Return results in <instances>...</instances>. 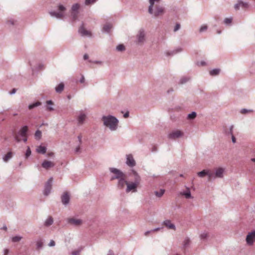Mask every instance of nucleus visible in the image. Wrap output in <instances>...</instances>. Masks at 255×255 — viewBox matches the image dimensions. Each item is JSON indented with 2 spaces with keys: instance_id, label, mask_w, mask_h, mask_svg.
Segmentation results:
<instances>
[{
  "instance_id": "obj_1",
  "label": "nucleus",
  "mask_w": 255,
  "mask_h": 255,
  "mask_svg": "<svg viewBox=\"0 0 255 255\" xmlns=\"http://www.w3.org/2000/svg\"><path fill=\"white\" fill-rule=\"evenodd\" d=\"M160 0H149V5L148 11L150 14H152L156 17L159 15H162L164 13L165 8L160 5Z\"/></svg>"
},
{
  "instance_id": "obj_2",
  "label": "nucleus",
  "mask_w": 255,
  "mask_h": 255,
  "mask_svg": "<svg viewBox=\"0 0 255 255\" xmlns=\"http://www.w3.org/2000/svg\"><path fill=\"white\" fill-rule=\"evenodd\" d=\"M102 120L104 125L109 128L111 131L116 130L118 128L119 120L115 117L111 115L103 116Z\"/></svg>"
},
{
  "instance_id": "obj_3",
  "label": "nucleus",
  "mask_w": 255,
  "mask_h": 255,
  "mask_svg": "<svg viewBox=\"0 0 255 255\" xmlns=\"http://www.w3.org/2000/svg\"><path fill=\"white\" fill-rule=\"evenodd\" d=\"M132 173L134 176V182L127 183V187L126 189L127 192H129L130 191H132L133 192H136V188L138 185L139 184L141 180L140 177L137 173V172H136L134 170H132Z\"/></svg>"
},
{
  "instance_id": "obj_4",
  "label": "nucleus",
  "mask_w": 255,
  "mask_h": 255,
  "mask_svg": "<svg viewBox=\"0 0 255 255\" xmlns=\"http://www.w3.org/2000/svg\"><path fill=\"white\" fill-rule=\"evenodd\" d=\"M57 8L59 11H50L49 14L52 17H56L58 19L62 18L64 16V12L66 10V8L62 4H59L57 6Z\"/></svg>"
},
{
  "instance_id": "obj_5",
  "label": "nucleus",
  "mask_w": 255,
  "mask_h": 255,
  "mask_svg": "<svg viewBox=\"0 0 255 255\" xmlns=\"http://www.w3.org/2000/svg\"><path fill=\"white\" fill-rule=\"evenodd\" d=\"M225 170V168L223 167L217 168L215 169L214 171L211 170V174L210 176L211 181L216 178H222L224 177Z\"/></svg>"
},
{
  "instance_id": "obj_6",
  "label": "nucleus",
  "mask_w": 255,
  "mask_h": 255,
  "mask_svg": "<svg viewBox=\"0 0 255 255\" xmlns=\"http://www.w3.org/2000/svg\"><path fill=\"white\" fill-rule=\"evenodd\" d=\"M146 40L145 32L144 29L140 28L136 35L135 42L138 45H143Z\"/></svg>"
},
{
  "instance_id": "obj_7",
  "label": "nucleus",
  "mask_w": 255,
  "mask_h": 255,
  "mask_svg": "<svg viewBox=\"0 0 255 255\" xmlns=\"http://www.w3.org/2000/svg\"><path fill=\"white\" fill-rule=\"evenodd\" d=\"M110 171L114 175L111 177V180L115 179H119L123 176H125V174L120 170L115 168H110Z\"/></svg>"
},
{
  "instance_id": "obj_8",
  "label": "nucleus",
  "mask_w": 255,
  "mask_h": 255,
  "mask_svg": "<svg viewBox=\"0 0 255 255\" xmlns=\"http://www.w3.org/2000/svg\"><path fill=\"white\" fill-rule=\"evenodd\" d=\"M53 183V178L50 177L48 181L46 182L44 186V189L43 190V194L44 196H48L50 193L52 189Z\"/></svg>"
},
{
  "instance_id": "obj_9",
  "label": "nucleus",
  "mask_w": 255,
  "mask_h": 255,
  "mask_svg": "<svg viewBox=\"0 0 255 255\" xmlns=\"http://www.w3.org/2000/svg\"><path fill=\"white\" fill-rule=\"evenodd\" d=\"M184 133L180 130H174L168 134V138L170 139H175L183 136Z\"/></svg>"
},
{
  "instance_id": "obj_10",
  "label": "nucleus",
  "mask_w": 255,
  "mask_h": 255,
  "mask_svg": "<svg viewBox=\"0 0 255 255\" xmlns=\"http://www.w3.org/2000/svg\"><path fill=\"white\" fill-rule=\"evenodd\" d=\"M246 241L249 246H252L255 242V231H253L248 233L246 237Z\"/></svg>"
},
{
  "instance_id": "obj_11",
  "label": "nucleus",
  "mask_w": 255,
  "mask_h": 255,
  "mask_svg": "<svg viewBox=\"0 0 255 255\" xmlns=\"http://www.w3.org/2000/svg\"><path fill=\"white\" fill-rule=\"evenodd\" d=\"M67 222L71 225L77 227L82 225L83 221L80 219L70 218L67 219Z\"/></svg>"
},
{
  "instance_id": "obj_12",
  "label": "nucleus",
  "mask_w": 255,
  "mask_h": 255,
  "mask_svg": "<svg viewBox=\"0 0 255 255\" xmlns=\"http://www.w3.org/2000/svg\"><path fill=\"white\" fill-rule=\"evenodd\" d=\"M126 164L130 167H134L136 162L132 154H128L126 155Z\"/></svg>"
},
{
  "instance_id": "obj_13",
  "label": "nucleus",
  "mask_w": 255,
  "mask_h": 255,
  "mask_svg": "<svg viewBox=\"0 0 255 255\" xmlns=\"http://www.w3.org/2000/svg\"><path fill=\"white\" fill-rule=\"evenodd\" d=\"M78 31L82 36L90 37L92 35L91 32L90 31L85 29L83 23H82V25L79 28Z\"/></svg>"
},
{
  "instance_id": "obj_14",
  "label": "nucleus",
  "mask_w": 255,
  "mask_h": 255,
  "mask_svg": "<svg viewBox=\"0 0 255 255\" xmlns=\"http://www.w3.org/2000/svg\"><path fill=\"white\" fill-rule=\"evenodd\" d=\"M249 3L247 2H244L241 0L238 1V2L235 4L234 8L236 10H239L240 7L247 8L249 7Z\"/></svg>"
},
{
  "instance_id": "obj_15",
  "label": "nucleus",
  "mask_w": 255,
  "mask_h": 255,
  "mask_svg": "<svg viewBox=\"0 0 255 255\" xmlns=\"http://www.w3.org/2000/svg\"><path fill=\"white\" fill-rule=\"evenodd\" d=\"M70 195L68 192H64L61 196V202L64 206H67L70 201Z\"/></svg>"
},
{
  "instance_id": "obj_16",
  "label": "nucleus",
  "mask_w": 255,
  "mask_h": 255,
  "mask_svg": "<svg viewBox=\"0 0 255 255\" xmlns=\"http://www.w3.org/2000/svg\"><path fill=\"white\" fill-rule=\"evenodd\" d=\"M162 225H164L168 229L173 230L174 231L176 230V227L175 225L171 223V221L170 220H164L162 223Z\"/></svg>"
},
{
  "instance_id": "obj_17",
  "label": "nucleus",
  "mask_w": 255,
  "mask_h": 255,
  "mask_svg": "<svg viewBox=\"0 0 255 255\" xmlns=\"http://www.w3.org/2000/svg\"><path fill=\"white\" fill-rule=\"evenodd\" d=\"M211 174V170L204 169L202 171L197 173V175L200 177H204L207 175L208 177V181H211L210 179V176Z\"/></svg>"
},
{
  "instance_id": "obj_18",
  "label": "nucleus",
  "mask_w": 255,
  "mask_h": 255,
  "mask_svg": "<svg viewBox=\"0 0 255 255\" xmlns=\"http://www.w3.org/2000/svg\"><path fill=\"white\" fill-rule=\"evenodd\" d=\"M128 182L126 180V176L122 177L121 178L118 179V187L120 189H122L125 187Z\"/></svg>"
},
{
  "instance_id": "obj_19",
  "label": "nucleus",
  "mask_w": 255,
  "mask_h": 255,
  "mask_svg": "<svg viewBox=\"0 0 255 255\" xmlns=\"http://www.w3.org/2000/svg\"><path fill=\"white\" fill-rule=\"evenodd\" d=\"M43 168L48 169L51 167H54V163L51 161H47V160H44L41 164Z\"/></svg>"
},
{
  "instance_id": "obj_20",
  "label": "nucleus",
  "mask_w": 255,
  "mask_h": 255,
  "mask_svg": "<svg viewBox=\"0 0 255 255\" xmlns=\"http://www.w3.org/2000/svg\"><path fill=\"white\" fill-rule=\"evenodd\" d=\"M86 118V115L83 112H81L79 116L77 118L78 122L79 125H82L84 123V121Z\"/></svg>"
},
{
  "instance_id": "obj_21",
  "label": "nucleus",
  "mask_w": 255,
  "mask_h": 255,
  "mask_svg": "<svg viewBox=\"0 0 255 255\" xmlns=\"http://www.w3.org/2000/svg\"><path fill=\"white\" fill-rule=\"evenodd\" d=\"M44 240L42 238H39L36 241V249L41 250L43 246Z\"/></svg>"
},
{
  "instance_id": "obj_22",
  "label": "nucleus",
  "mask_w": 255,
  "mask_h": 255,
  "mask_svg": "<svg viewBox=\"0 0 255 255\" xmlns=\"http://www.w3.org/2000/svg\"><path fill=\"white\" fill-rule=\"evenodd\" d=\"M181 195L184 196L186 198L190 199L192 198L193 197L191 196V192L190 191V189L188 187L186 188V190L185 191H183L180 193Z\"/></svg>"
},
{
  "instance_id": "obj_23",
  "label": "nucleus",
  "mask_w": 255,
  "mask_h": 255,
  "mask_svg": "<svg viewBox=\"0 0 255 255\" xmlns=\"http://www.w3.org/2000/svg\"><path fill=\"white\" fill-rule=\"evenodd\" d=\"M28 131V127L26 126H23L19 131V135L22 137H25Z\"/></svg>"
},
{
  "instance_id": "obj_24",
  "label": "nucleus",
  "mask_w": 255,
  "mask_h": 255,
  "mask_svg": "<svg viewBox=\"0 0 255 255\" xmlns=\"http://www.w3.org/2000/svg\"><path fill=\"white\" fill-rule=\"evenodd\" d=\"M191 244V240L190 239V238L188 237H186V238H185L183 242V244H182V245H183V248L184 249H186L187 248H188L189 245H190Z\"/></svg>"
},
{
  "instance_id": "obj_25",
  "label": "nucleus",
  "mask_w": 255,
  "mask_h": 255,
  "mask_svg": "<svg viewBox=\"0 0 255 255\" xmlns=\"http://www.w3.org/2000/svg\"><path fill=\"white\" fill-rule=\"evenodd\" d=\"M64 84L60 83L57 86L55 87V91L57 93H61L64 90Z\"/></svg>"
},
{
  "instance_id": "obj_26",
  "label": "nucleus",
  "mask_w": 255,
  "mask_h": 255,
  "mask_svg": "<svg viewBox=\"0 0 255 255\" xmlns=\"http://www.w3.org/2000/svg\"><path fill=\"white\" fill-rule=\"evenodd\" d=\"M53 223V219L51 216L48 217L44 222V225L46 227H49Z\"/></svg>"
},
{
  "instance_id": "obj_27",
  "label": "nucleus",
  "mask_w": 255,
  "mask_h": 255,
  "mask_svg": "<svg viewBox=\"0 0 255 255\" xmlns=\"http://www.w3.org/2000/svg\"><path fill=\"white\" fill-rule=\"evenodd\" d=\"M12 157V153L11 151L8 152L6 155L3 156L2 159L4 162H7Z\"/></svg>"
},
{
  "instance_id": "obj_28",
  "label": "nucleus",
  "mask_w": 255,
  "mask_h": 255,
  "mask_svg": "<svg viewBox=\"0 0 255 255\" xmlns=\"http://www.w3.org/2000/svg\"><path fill=\"white\" fill-rule=\"evenodd\" d=\"M36 151L39 153L45 154L46 152V147L40 145L37 148Z\"/></svg>"
},
{
  "instance_id": "obj_29",
  "label": "nucleus",
  "mask_w": 255,
  "mask_h": 255,
  "mask_svg": "<svg viewBox=\"0 0 255 255\" xmlns=\"http://www.w3.org/2000/svg\"><path fill=\"white\" fill-rule=\"evenodd\" d=\"M220 69L219 68L214 69L211 70L209 72L210 75L212 76H215L218 75L220 73Z\"/></svg>"
},
{
  "instance_id": "obj_30",
  "label": "nucleus",
  "mask_w": 255,
  "mask_h": 255,
  "mask_svg": "<svg viewBox=\"0 0 255 255\" xmlns=\"http://www.w3.org/2000/svg\"><path fill=\"white\" fill-rule=\"evenodd\" d=\"M112 27V26L111 24H105L103 28V32L109 33L110 32L111 28Z\"/></svg>"
},
{
  "instance_id": "obj_31",
  "label": "nucleus",
  "mask_w": 255,
  "mask_h": 255,
  "mask_svg": "<svg viewBox=\"0 0 255 255\" xmlns=\"http://www.w3.org/2000/svg\"><path fill=\"white\" fill-rule=\"evenodd\" d=\"M182 50L181 48L177 49L176 50H174L171 51H167L166 52V55L167 56L173 55L177 53L178 52H180Z\"/></svg>"
},
{
  "instance_id": "obj_32",
  "label": "nucleus",
  "mask_w": 255,
  "mask_h": 255,
  "mask_svg": "<svg viewBox=\"0 0 255 255\" xmlns=\"http://www.w3.org/2000/svg\"><path fill=\"white\" fill-rule=\"evenodd\" d=\"M165 192V190L161 189L159 191H155L154 194L158 197H161Z\"/></svg>"
},
{
  "instance_id": "obj_33",
  "label": "nucleus",
  "mask_w": 255,
  "mask_h": 255,
  "mask_svg": "<svg viewBox=\"0 0 255 255\" xmlns=\"http://www.w3.org/2000/svg\"><path fill=\"white\" fill-rule=\"evenodd\" d=\"M197 116V114L195 112H192L191 113L188 115L187 119L188 120H194Z\"/></svg>"
},
{
  "instance_id": "obj_34",
  "label": "nucleus",
  "mask_w": 255,
  "mask_h": 255,
  "mask_svg": "<svg viewBox=\"0 0 255 255\" xmlns=\"http://www.w3.org/2000/svg\"><path fill=\"white\" fill-rule=\"evenodd\" d=\"M41 103L40 102H36L33 104H30L28 106V109L29 110H31L32 109H33L35 107H38L40 105H41Z\"/></svg>"
},
{
  "instance_id": "obj_35",
  "label": "nucleus",
  "mask_w": 255,
  "mask_h": 255,
  "mask_svg": "<svg viewBox=\"0 0 255 255\" xmlns=\"http://www.w3.org/2000/svg\"><path fill=\"white\" fill-rule=\"evenodd\" d=\"M80 8V4L78 3H75L73 4L71 7L72 12H77L78 11V9Z\"/></svg>"
},
{
  "instance_id": "obj_36",
  "label": "nucleus",
  "mask_w": 255,
  "mask_h": 255,
  "mask_svg": "<svg viewBox=\"0 0 255 255\" xmlns=\"http://www.w3.org/2000/svg\"><path fill=\"white\" fill-rule=\"evenodd\" d=\"M233 128L234 126L232 125L230 127L228 130L226 131V134L227 135H231V136L233 135Z\"/></svg>"
},
{
  "instance_id": "obj_37",
  "label": "nucleus",
  "mask_w": 255,
  "mask_h": 255,
  "mask_svg": "<svg viewBox=\"0 0 255 255\" xmlns=\"http://www.w3.org/2000/svg\"><path fill=\"white\" fill-rule=\"evenodd\" d=\"M190 80V78L187 77H183L180 80V84H183Z\"/></svg>"
},
{
  "instance_id": "obj_38",
  "label": "nucleus",
  "mask_w": 255,
  "mask_h": 255,
  "mask_svg": "<svg viewBox=\"0 0 255 255\" xmlns=\"http://www.w3.org/2000/svg\"><path fill=\"white\" fill-rule=\"evenodd\" d=\"M126 49L125 46L123 44H119L116 47V50L118 51H124Z\"/></svg>"
},
{
  "instance_id": "obj_39",
  "label": "nucleus",
  "mask_w": 255,
  "mask_h": 255,
  "mask_svg": "<svg viewBox=\"0 0 255 255\" xmlns=\"http://www.w3.org/2000/svg\"><path fill=\"white\" fill-rule=\"evenodd\" d=\"M200 237L201 240H206L208 237V234L206 232H204L200 234Z\"/></svg>"
},
{
  "instance_id": "obj_40",
  "label": "nucleus",
  "mask_w": 255,
  "mask_h": 255,
  "mask_svg": "<svg viewBox=\"0 0 255 255\" xmlns=\"http://www.w3.org/2000/svg\"><path fill=\"white\" fill-rule=\"evenodd\" d=\"M35 137L37 139H39L41 137L42 133L39 130H37L35 133Z\"/></svg>"
},
{
  "instance_id": "obj_41",
  "label": "nucleus",
  "mask_w": 255,
  "mask_h": 255,
  "mask_svg": "<svg viewBox=\"0 0 255 255\" xmlns=\"http://www.w3.org/2000/svg\"><path fill=\"white\" fill-rule=\"evenodd\" d=\"M22 239V237L19 236H16L12 238V242L15 243L19 242Z\"/></svg>"
},
{
  "instance_id": "obj_42",
  "label": "nucleus",
  "mask_w": 255,
  "mask_h": 255,
  "mask_svg": "<svg viewBox=\"0 0 255 255\" xmlns=\"http://www.w3.org/2000/svg\"><path fill=\"white\" fill-rule=\"evenodd\" d=\"M78 11L71 12V16L73 20H76L78 19Z\"/></svg>"
},
{
  "instance_id": "obj_43",
  "label": "nucleus",
  "mask_w": 255,
  "mask_h": 255,
  "mask_svg": "<svg viewBox=\"0 0 255 255\" xmlns=\"http://www.w3.org/2000/svg\"><path fill=\"white\" fill-rule=\"evenodd\" d=\"M233 18L232 17L230 18H226L224 20V23L226 25H229L231 23L232 21Z\"/></svg>"
},
{
  "instance_id": "obj_44",
  "label": "nucleus",
  "mask_w": 255,
  "mask_h": 255,
  "mask_svg": "<svg viewBox=\"0 0 255 255\" xmlns=\"http://www.w3.org/2000/svg\"><path fill=\"white\" fill-rule=\"evenodd\" d=\"M31 151L30 148L29 146H27V149H26V152L25 154V158H27L31 155Z\"/></svg>"
},
{
  "instance_id": "obj_45",
  "label": "nucleus",
  "mask_w": 255,
  "mask_h": 255,
  "mask_svg": "<svg viewBox=\"0 0 255 255\" xmlns=\"http://www.w3.org/2000/svg\"><path fill=\"white\" fill-rule=\"evenodd\" d=\"M97 0H85V4L87 5L94 4Z\"/></svg>"
},
{
  "instance_id": "obj_46",
  "label": "nucleus",
  "mask_w": 255,
  "mask_h": 255,
  "mask_svg": "<svg viewBox=\"0 0 255 255\" xmlns=\"http://www.w3.org/2000/svg\"><path fill=\"white\" fill-rule=\"evenodd\" d=\"M253 110H247L246 109H243L241 111V113L242 114H246L249 112H252Z\"/></svg>"
},
{
  "instance_id": "obj_47",
  "label": "nucleus",
  "mask_w": 255,
  "mask_h": 255,
  "mask_svg": "<svg viewBox=\"0 0 255 255\" xmlns=\"http://www.w3.org/2000/svg\"><path fill=\"white\" fill-rule=\"evenodd\" d=\"M207 25H202L200 28V32H204L205 31H206L207 29Z\"/></svg>"
},
{
  "instance_id": "obj_48",
  "label": "nucleus",
  "mask_w": 255,
  "mask_h": 255,
  "mask_svg": "<svg viewBox=\"0 0 255 255\" xmlns=\"http://www.w3.org/2000/svg\"><path fill=\"white\" fill-rule=\"evenodd\" d=\"M180 28V24L178 23H177L174 27V31L176 32L178 31Z\"/></svg>"
},
{
  "instance_id": "obj_49",
  "label": "nucleus",
  "mask_w": 255,
  "mask_h": 255,
  "mask_svg": "<svg viewBox=\"0 0 255 255\" xmlns=\"http://www.w3.org/2000/svg\"><path fill=\"white\" fill-rule=\"evenodd\" d=\"M197 65L198 66H205L206 65V62L205 61H201V62H198L197 63Z\"/></svg>"
},
{
  "instance_id": "obj_50",
  "label": "nucleus",
  "mask_w": 255,
  "mask_h": 255,
  "mask_svg": "<svg viewBox=\"0 0 255 255\" xmlns=\"http://www.w3.org/2000/svg\"><path fill=\"white\" fill-rule=\"evenodd\" d=\"M55 245V243L53 240H51L48 244L49 247H54Z\"/></svg>"
},
{
  "instance_id": "obj_51",
  "label": "nucleus",
  "mask_w": 255,
  "mask_h": 255,
  "mask_svg": "<svg viewBox=\"0 0 255 255\" xmlns=\"http://www.w3.org/2000/svg\"><path fill=\"white\" fill-rule=\"evenodd\" d=\"M85 77L83 75H81V77L79 80L80 83H84L85 82Z\"/></svg>"
},
{
  "instance_id": "obj_52",
  "label": "nucleus",
  "mask_w": 255,
  "mask_h": 255,
  "mask_svg": "<svg viewBox=\"0 0 255 255\" xmlns=\"http://www.w3.org/2000/svg\"><path fill=\"white\" fill-rule=\"evenodd\" d=\"M15 21L13 19H10L7 20V23L8 24H10L11 25H13L14 24Z\"/></svg>"
},
{
  "instance_id": "obj_53",
  "label": "nucleus",
  "mask_w": 255,
  "mask_h": 255,
  "mask_svg": "<svg viewBox=\"0 0 255 255\" xmlns=\"http://www.w3.org/2000/svg\"><path fill=\"white\" fill-rule=\"evenodd\" d=\"M9 253V250L7 249H5L3 250V255H8Z\"/></svg>"
},
{
  "instance_id": "obj_54",
  "label": "nucleus",
  "mask_w": 255,
  "mask_h": 255,
  "mask_svg": "<svg viewBox=\"0 0 255 255\" xmlns=\"http://www.w3.org/2000/svg\"><path fill=\"white\" fill-rule=\"evenodd\" d=\"M162 229H163L162 227H161V228H159V227L156 228H155V229H154L153 230H151V232H157V231H159L160 230H161Z\"/></svg>"
},
{
  "instance_id": "obj_55",
  "label": "nucleus",
  "mask_w": 255,
  "mask_h": 255,
  "mask_svg": "<svg viewBox=\"0 0 255 255\" xmlns=\"http://www.w3.org/2000/svg\"><path fill=\"white\" fill-rule=\"evenodd\" d=\"M16 89L15 88H13L10 92H9V94H10V95L14 94L16 93Z\"/></svg>"
},
{
  "instance_id": "obj_56",
  "label": "nucleus",
  "mask_w": 255,
  "mask_h": 255,
  "mask_svg": "<svg viewBox=\"0 0 255 255\" xmlns=\"http://www.w3.org/2000/svg\"><path fill=\"white\" fill-rule=\"evenodd\" d=\"M231 138H232V141L233 143H236V137H235V136L234 135H232V136H231Z\"/></svg>"
},
{
  "instance_id": "obj_57",
  "label": "nucleus",
  "mask_w": 255,
  "mask_h": 255,
  "mask_svg": "<svg viewBox=\"0 0 255 255\" xmlns=\"http://www.w3.org/2000/svg\"><path fill=\"white\" fill-rule=\"evenodd\" d=\"M14 139L17 142H19L20 141V138L17 136H15L14 137Z\"/></svg>"
},
{
  "instance_id": "obj_58",
  "label": "nucleus",
  "mask_w": 255,
  "mask_h": 255,
  "mask_svg": "<svg viewBox=\"0 0 255 255\" xmlns=\"http://www.w3.org/2000/svg\"><path fill=\"white\" fill-rule=\"evenodd\" d=\"M78 139L79 141V143L81 144L82 142V136L81 135H78Z\"/></svg>"
},
{
  "instance_id": "obj_59",
  "label": "nucleus",
  "mask_w": 255,
  "mask_h": 255,
  "mask_svg": "<svg viewBox=\"0 0 255 255\" xmlns=\"http://www.w3.org/2000/svg\"><path fill=\"white\" fill-rule=\"evenodd\" d=\"M89 58V56L87 54H85L83 56V58L84 60H87Z\"/></svg>"
},
{
  "instance_id": "obj_60",
  "label": "nucleus",
  "mask_w": 255,
  "mask_h": 255,
  "mask_svg": "<svg viewBox=\"0 0 255 255\" xmlns=\"http://www.w3.org/2000/svg\"><path fill=\"white\" fill-rule=\"evenodd\" d=\"M47 109L49 111H52L54 110V109L51 106H48L47 107Z\"/></svg>"
},
{
  "instance_id": "obj_61",
  "label": "nucleus",
  "mask_w": 255,
  "mask_h": 255,
  "mask_svg": "<svg viewBox=\"0 0 255 255\" xmlns=\"http://www.w3.org/2000/svg\"><path fill=\"white\" fill-rule=\"evenodd\" d=\"M157 150V147H156L155 146H154L152 147V150H151V151H152V152H155V151H156Z\"/></svg>"
},
{
  "instance_id": "obj_62",
  "label": "nucleus",
  "mask_w": 255,
  "mask_h": 255,
  "mask_svg": "<svg viewBox=\"0 0 255 255\" xmlns=\"http://www.w3.org/2000/svg\"><path fill=\"white\" fill-rule=\"evenodd\" d=\"M129 117V113L127 112L124 115V117L125 118H127Z\"/></svg>"
},
{
  "instance_id": "obj_63",
  "label": "nucleus",
  "mask_w": 255,
  "mask_h": 255,
  "mask_svg": "<svg viewBox=\"0 0 255 255\" xmlns=\"http://www.w3.org/2000/svg\"><path fill=\"white\" fill-rule=\"evenodd\" d=\"M79 253L78 251H74L72 253V255H77Z\"/></svg>"
},
{
  "instance_id": "obj_64",
  "label": "nucleus",
  "mask_w": 255,
  "mask_h": 255,
  "mask_svg": "<svg viewBox=\"0 0 255 255\" xmlns=\"http://www.w3.org/2000/svg\"><path fill=\"white\" fill-rule=\"evenodd\" d=\"M107 255H114V253L112 251L110 250Z\"/></svg>"
}]
</instances>
